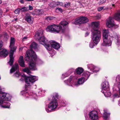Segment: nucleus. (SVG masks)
I'll use <instances>...</instances> for the list:
<instances>
[{
  "instance_id": "obj_52",
  "label": "nucleus",
  "mask_w": 120,
  "mask_h": 120,
  "mask_svg": "<svg viewBox=\"0 0 120 120\" xmlns=\"http://www.w3.org/2000/svg\"><path fill=\"white\" fill-rule=\"evenodd\" d=\"M31 45H37V44L35 42H34L32 43Z\"/></svg>"
},
{
  "instance_id": "obj_23",
  "label": "nucleus",
  "mask_w": 120,
  "mask_h": 120,
  "mask_svg": "<svg viewBox=\"0 0 120 120\" xmlns=\"http://www.w3.org/2000/svg\"><path fill=\"white\" fill-rule=\"evenodd\" d=\"M9 61L8 63L11 66H12L14 62V57H13V55H9Z\"/></svg>"
},
{
  "instance_id": "obj_43",
  "label": "nucleus",
  "mask_w": 120,
  "mask_h": 120,
  "mask_svg": "<svg viewBox=\"0 0 120 120\" xmlns=\"http://www.w3.org/2000/svg\"><path fill=\"white\" fill-rule=\"evenodd\" d=\"M117 40V41L118 43V45L120 44V37H117V38L116 39Z\"/></svg>"
},
{
  "instance_id": "obj_10",
  "label": "nucleus",
  "mask_w": 120,
  "mask_h": 120,
  "mask_svg": "<svg viewBox=\"0 0 120 120\" xmlns=\"http://www.w3.org/2000/svg\"><path fill=\"white\" fill-rule=\"evenodd\" d=\"M39 43L42 45H49L48 41L46 38L44 36H42L38 38Z\"/></svg>"
},
{
  "instance_id": "obj_31",
  "label": "nucleus",
  "mask_w": 120,
  "mask_h": 120,
  "mask_svg": "<svg viewBox=\"0 0 120 120\" xmlns=\"http://www.w3.org/2000/svg\"><path fill=\"white\" fill-rule=\"evenodd\" d=\"M75 24L79 25L82 23L80 17L76 19L75 21Z\"/></svg>"
},
{
  "instance_id": "obj_63",
  "label": "nucleus",
  "mask_w": 120,
  "mask_h": 120,
  "mask_svg": "<svg viewBox=\"0 0 120 120\" xmlns=\"http://www.w3.org/2000/svg\"><path fill=\"white\" fill-rule=\"evenodd\" d=\"M15 21H17V18L15 19Z\"/></svg>"
},
{
  "instance_id": "obj_51",
  "label": "nucleus",
  "mask_w": 120,
  "mask_h": 120,
  "mask_svg": "<svg viewBox=\"0 0 120 120\" xmlns=\"http://www.w3.org/2000/svg\"><path fill=\"white\" fill-rule=\"evenodd\" d=\"M114 96L115 97H116L117 98L118 97H119V96L117 94H114Z\"/></svg>"
},
{
  "instance_id": "obj_35",
  "label": "nucleus",
  "mask_w": 120,
  "mask_h": 120,
  "mask_svg": "<svg viewBox=\"0 0 120 120\" xmlns=\"http://www.w3.org/2000/svg\"><path fill=\"white\" fill-rule=\"evenodd\" d=\"M45 47L49 51L51 50L52 47V45H44Z\"/></svg>"
},
{
  "instance_id": "obj_17",
  "label": "nucleus",
  "mask_w": 120,
  "mask_h": 120,
  "mask_svg": "<svg viewBox=\"0 0 120 120\" xmlns=\"http://www.w3.org/2000/svg\"><path fill=\"white\" fill-rule=\"evenodd\" d=\"M109 82H105L102 84V90H108L109 89Z\"/></svg>"
},
{
  "instance_id": "obj_33",
  "label": "nucleus",
  "mask_w": 120,
  "mask_h": 120,
  "mask_svg": "<svg viewBox=\"0 0 120 120\" xmlns=\"http://www.w3.org/2000/svg\"><path fill=\"white\" fill-rule=\"evenodd\" d=\"M21 11L25 12L29 10L28 8V7H23L21 8L20 9Z\"/></svg>"
},
{
  "instance_id": "obj_61",
  "label": "nucleus",
  "mask_w": 120,
  "mask_h": 120,
  "mask_svg": "<svg viewBox=\"0 0 120 120\" xmlns=\"http://www.w3.org/2000/svg\"><path fill=\"white\" fill-rule=\"evenodd\" d=\"M23 49V48L21 47H20L19 48V50H22Z\"/></svg>"
},
{
  "instance_id": "obj_14",
  "label": "nucleus",
  "mask_w": 120,
  "mask_h": 120,
  "mask_svg": "<svg viewBox=\"0 0 120 120\" xmlns=\"http://www.w3.org/2000/svg\"><path fill=\"white\" fill-rule=\"evenodd\" d=\"M99 24V22H92V25L93 28L92 31L98 30V29Z\"/></svg>"
},
{
  "instance_id": "obj_24",
  "label": "nucleus",
  "mask_w": 120,
  "mask_h": 120,
  "mask_svg": "<svg viewBox=\"0 0 120 120\" xmlns=\"http://www.w3.org/2000/svg\"><path fill=\"white\" fill-rule=\"evenodd\" d=\"M68 23L65 21H64L61 22L60 24V27L61 29H63L64 30L65 29L64 27V26H66Z\"/></svg>"
},
{
  "instance_id": "obj_13",
  "label": "nucleus",
  "mask_w": 120,
  "mask_h": 120,
  "mask_svg": "<svg viewBox=\"0 0 120 120\" xmlns=\"http://www.w3.org/2000/svg\"><path fill=\"white\" fill-rule=\"evenodd\" d=\"M75 77L73 76L70 77L69 79H68L66 81L68 85L69 86H72V84L74 83V82L75 81Z\"/></svg>"
},
{
  "instance_id": "obj_18",
  "label": "nucleus",
  "mask_w": 120,
  "mask_h": 120,
  "mask_svg": "<svg viewBox=\"0 0 120 120\" xmlns=\"http://www.w3.org/2000/svg\"><path fill=\"white\" fill-rule=\"evenodd\" d=\"M18 62L19 65L22 67H24L25 66L23 57L22 56H20Z\"/></svg>"
},
{
  "instance_id": "obj_21",
  "label": "nucleus",
  "mask_w": 120,
  "mask_h": 120,
  "mask_svg": "<svg viewBox=\"0 0 120 120\" xmlns=\"http://www.w3.org/2000/svg\"><path fill=\"white\" fill-rule=\"evenodd\" d=\"M84 71V70L82 68L79 67L76 69L74 73L78 75H80Z\"/></svg>"
},
{
  "instance_id": "obj_29",
  "label": "nucleus",
  "mask_w": 120,
  "mask_h": 120,
  "mask_svg": "<svg viewBox=\"0 0 120 120\" xmlns=\"http://www.w3.org/2000/svg\"><path fill=\"white\" fill-rule=\"evenodd\" d=\"M48 44L50 45H59V43L54 41L50 40L48 42Z\"/></svg>"
},
{
  "instance_id": "obj_11",
  "label": "nucleus",
  "mask_w": 120,
  "mask_h": 120,
  "mask_svg": "<svg viewBox=\"0 0 120 120\" xmlns=\"http://www.w3.org/2000/svg\"><path fill=\"white\" fill-rule=\"evenodd\" d=\"M8 51L6 49H3L0 50V56L2 57L5 58L8 54Z\"/></svg>"
},
{
  "instance_id": "obj_41",
  "label": "nucleus",
  "mask_w": 120,
  "mask_h": 120,
  "mask_svg": "<svg viewBox=\"0 0 120 120\" xmlns=\"http://www.w3.org/2000/svg\"><path fill=\"white\" fill-rule=\"evenodd\" d=\"M49 6L51 7L52 8L56 6L54 2L50 3L49 4Z\"/></svg>"
},
{
  "instance_id": "obj_8",
  "label": "nucleus",
  "mask_w": 120,
  "mask_h": 120,
  "mask_svg": "<svg viewBox=\"0 0 120 120\" xmlns=\"http://www.w3.org/2000/svg\"><path fill=\"white\" fill-rule=\"evenodd\" d=\"M97 114V112L96 111H91L89 113V118L91 120H97L98 118Z\"/></svg>"
},
{
  "instance_id": "obj_12",
  "label": "nucleus",
  "mask_w": 120,
  "mask_h": 120,
  "mask_svg": "<svg viewBox=\"0 0 120 120\" xmlns=\"http://www.w3.org/2000/svg\"><path fill=\"white\" fill-rule=\"evenodd\" d=\"M25 20L28 22L32 23L33 21V19L29 13H26L25 19Z\"/></svg>"
},
{
  "instance_id": "obj_15",
  "label": "nucleus",
  "mask_w": 120,
  "mask_h": 120,
  "mask_svg": "<svg viewBox=\"0 0 120 120\" xmlns=\"http://www.w3.org/2000/svg\"><path fill=\"white\" fill-rule=\"evenodd\" d=\"M30 52H30H28L27 51L26 52V54H27V53H29L30 54H34V55H35V52L32 49L33 48L36 51H38V45H34V46H33V45H30Z\"/></svg>"
},
{
  "instance_id": "obj_36",
  "label": "nucleus",
  "mask_w": 120,
  "mask_h": 120,
  "mask_svg": "<svg viewBox=\"0 0 120 120\" xmlns=\"http://www.w3.org/2000/svg\"><path fill=\"white\" fill-rule=\"evenodd\" d=\"M15 42V39L12 38H11V39L10 42V45H13L14 44Z\"/></svg>"
},
{
  "instance_id": "obj_57",
  "label": "nucleus",
  "mask_w": 120,
  "mask_h": 120,
  "mask_svg": "<svg viewBox=\"0 0 120 120\" xmlns=\"http://www.w3.org/2000/svg\"><path fill=\"white\" fill-rule=\"evenodd\" d=\"M93 70V72H97L98 71L96 70H95L94 69Z\"/></svg>"
},
{
  "instance_id": "obj_26",
  "label": "nucleus",
  "mask_w": 120,
  "mask_h": 120,
  "mask_svg": "<svg viewBox=\"0 0 120 120\" xmlns=\"http://www.w3.org/2000/svg\"><path fill=\"white\" fill-rule=\"evenodd\" d=\"M114 18L117 21H120V11L118 12L115 15Z\"/></svg>"
},
{
  "instance_id": "obj_48",
  "label": "nucleus",
  "mask_w": 120,
  "mask_h": 120,
  "mask_svg": "<svg viewBox=\"0 0 120 120\" xmlns=\"http://www.w3.org/2000/svg\"><path fill=\"white\" fill-rule=\"evenodd\" d=\"M60 104V105H62V104L63 103V102L62 101L60 100L59 101Z\"/></svg>"
},
{
  "instance_id": "obj_44",
  "label": "nucleus",
  "mask_w": 120,
  "mask_h": 120,
  "mask_svg": "<svg viewBox=\"0 0 120 120\" xmlns=\"http://www.w3.org/2000/svg\"><path fill=\"white\" fill-rule=\"evenodd\" d=\"M70 5V3H66V4L64 5V6L65 7H68Z\"/></svg>"
},
{
  "instance_id": "obj_4",
  "label": "nucleus",
  "mask_w": 120,
  "mask_h": 120,
  "mask_svg": "<svg viewBox=\"0 0 120 120\" xmlns=\"http://www.w3.org/2000/svg\"><path fill=\"white\" fill-rule=\"evenodd\" d=\"M24 78L25 82L26 83V89L24 90V91H25L27 90L26 89L27 88V87L30 85L29 82L31 83H33L36 81L37 80L36 79V77L35 76L31 75L30 76H26L25 75H24L23 76Z\"/></svg>"
},
{
  "instance_id": "obj_20",
  "label": "nucleus",
  "mask_w": 120,
  "mask_h": 120,
  "mask_svg": "<svg viewBox=\"0 0 120 120\" xmlns=\"http://www.w3.org/2000/svg\"><path fill=\"white\" fill-rule=\"evenodd\" d=\"M14 65L15 66H12L10 70V72L11 74L14 72L19 68V65L17 63H15Z\"/></svg>"
},
{
  "instance_id": "obj_6",
  "label": "nucleus",
  "mask_w": 120,
  "mask_h": 120,
  "mask_svg": "<svg viewBox=\"0 0 120 120\" xmlns=\"http://www.w3.org/2000/svg\"><path fill=\"white\" fill-rule=\"evenodd\" d=\"M93 35L92 38L94 42L97 44L99 41L101 37L100 31L99 30L92 31Z\"/></svg>"
},
{
  "instance_id": "obj_64",
  "label": "nucleus",
  "mask_w": 120,
  "mask_h": 120,
  "mask_svg": "<svg viewBox=\"0 0 120 120\" xmlns=\"http://www.w3.org/2000/svg\"><path fill=\"white\" fill-rule=\"evenodd\" d=\"M2 1L1 0H0V4H1L2 3Z\"/></svg>"
},
{
  "instance_id": "obj_54",
  "label": "nucleus",
  "mask_w": 120,
  "mask_h": 120,
  "mask_svg": "<svg viewBox=\"0 0 120 120\" xmlns=\"http://www.w3.org/2000/svg\"><path fill=\"white\" fill-rule=\"evenodd\" d=\"M118 88L119 90V95L120 96V85L118 86Z\"/></svg>"
},
{
  "instance_id": "obj_28",
  "label": "nucleus",
  "mask_w": 120,
  "mask_h": 120,
  "mask_svg": "<svg viewBox=\"0 0 120 120\" xmlns=\"http://www.w3.org/2000/svg\"><path fill=\"white\" fill-rule=\"evenodd\" d=\"M83 77H82L78 79V83L79 85L83 84L86 81L84 80Z\"/></svg>"
},
{
  "instance_id": "obj_53",
  "label": "nucleus",
  "mask_w": 120,
  "mask_h": 120,
  "mask_svg": "<svg viewBox=\"0 0 120 120\" xmlns=\"http://www.w3.org/2000/svg\"><path fill=\"white\" fill-rule=\"evenodd\" d=\"M20 2L21 3L23 4L24 3V0H20Z\"/></svg>"
},
{
  "instance_id": "obj_60",
  "label": "nucleus",
  "mask_w": 120,
  "mask_h": 120,
  "mask_svg": "<svg viewBox=\"0 0 120 120\" xmlns=\"http://www.w3.org/2000/svg\"><path fill=\"white\" fill-rule=\"evenodd\" d=\"M2 45H0V50H1V49H3L2 48Z\"/></svg>"
},
{
  "instance_id": "obj_7",
  "label": "nucleus",
  "mask_w": 120,
  "mask_h": 120,
  "mask_svg": "<svg viewBox=\"0 0 120 120\" xmlns=\"http://www.w3.org/2000/svg\"><path fill=\"white\" fill-rule=\"evenodd\" d=\"M11 96L8 94L2 92L0 93V98L3 100L9 101H10Z\"/></svg>"
},
{
  "instance_id": "obj_3",
  "label": "nucleus",
  "mask_w": 120,
  "mask_h": 120,
  "mask_svg": "<svg viewBox=\"0 0 120 120\" xmlns=\"http://www.w3.org/2000/svg\"><path fill=\"white\" fill-rule=\"evenodd\" d=\"M47 31L55 33H59L60 31L62 33L64 31V29H61L60 26L55 24L50 25L48 26L46 29Z\"/></svg>"
},
{
  "instance_id": "obj_32",
  "label": "nucleus",
  "mask_w": 120,
  "mask_h": 120,
  "mask_svg": "<svg viewBox=\"0 0 120 120\" xmlns=\"http://www.w3.org/2000/svg\"><path fill=\"white\" fill-rule=\"evenodd\" d=\"M23 71L25 72H26L27 74H29L31 73V71L30 70V69L28 68H26L23 69Z\"/></svg>"
},
{
  "instance_id": "obj_25",
  "label": "nucleus",
  "mask_w": 120,
  "mask_h": 120,
  "mask_svg": "<svg viewBox=\"0 0 120 120\" xmlns=\"http://www.w3.org/2000/svg\"><path fill=\"white\" fill-rule=\"evenodd\" d=\"M104 113L103 118L104 119H106L108 118V116H109L110 113H108L107 110H104Z\"/></svg>"
},
{
  "instance_id": "obj_58",
  "label": "nucleus",
  "mask_w": 120,
  "mask_h": 120,
  "mask_svg": "<svg viewBox=\"0 0 120 120\" xmlns=\"http://www.w3.org/2000/svg\"><path fill=\"white\" fill-rule=\"evenodd\" d=\"M94 45H90V47L91 48H94Z\"/></svg>"
},
{
  "instance_id": "obj_5",
  "label": "nucleus",
  "mask_w": 120,
  "mask_h": 120,
  "mask_svg": "<svg viewBox=\"0 0 120 120\" xmlns=\"http://www.w3.org/2000/svg\"><path fill=\"white\" fill-rule=\"evenodd\" d=\"M109 33V31L107 30H103V43L105 45H111L112 44L111 40L108 39Z\"/></svg>"
},
{
  "instance_id": "obj_45",
  "label": "nucleus",
  "mask_w": 120,
  "mask_h": 120,
  "mask_svg": "<svg viewBox=\"0 0 120 120\" xmlns=\"http://www.w3.org/2000/svg\"><path fill=\"white\" fill-rule=\"evenodd\" d=\"M101 16L99 14L96 16V19H100Z\"/></svg>"
},
{
  "instance_id": "obj_47",
  "label": "nucleus",
  "mask_w": 120,
  "mask_h": 120,
  "mask_svg": "<svg viewBox=\"0 0 120 120\" xmlns=\"http://www.w3.org/2000/svg\"><path fill=\"white\" fill-rule=\"evenodd\" d=\"M57 10L59 11H60L61 12L62 11V9H61L60 8H58L56 9V11H57Z\"/></svg>"
},
{
  "instance_id": "obj_34",
  "label": "nucleus",
  "mask_w": 120,
  "mask_h": 120,
  "mask_svg": "<svg viewBox=\"0 0 120 120\" xmlns=\"http://www.w3.org/2000/svg\"><path fill=\"white\" fill-rule=\"evenodd\" d=\"M20 75V74L19 73V71H17L14 73L13 75L14 76L17 78H18Z\"/></svg>"
},
{
  "instance_id": "obj_2",
  "label": "nucleus",
  "mask_w": 120,
  "mask_h": 120,
  "mask_svg": "<svg viewBox=\"0 0 120 120\" xmlns=\"http://www.w3.org/2000/svg\"><path fill=\"white\" fill-rule=\"evenodd\" d=\"M59 95L57 93H55L53 95L52 101L48 105V108L46 110L47 112H51L54 111V110L57 107L58 104L57 100L59 98Z\"/></svg>"
},
{
  "instance_id": "obj_39",
  "label": "nucleus",
  "mask_w": 120,
  "mask_h": 120,
  "mask_svg": "<svg viewBox=\"0 0 120 120\" xmlns=\"http://www.w3.org/2000/svg\"><path fill=\"white\" fill-rule=\"evenodd\" d=\"M55 17H50V16H49L47 17L46 18V19L47 20H51L52 19H53L54 18H55Z\"/></svg>"
},
{
  "instance_id": "obj_50",
  "label": "nucleus",
  "mask_w": 120,
  "mask_h": 120,
  "mask_svg": "<svg viewBox=\"0 0 120 120\" xmlns=\"http://www.w3.org/2000/svg\"><path fill=\"white\" fill-rule=\"evenodd\" d=\"M106 90H102L101 91V92H102V93H103V94H104L105 93V92H106Z\"/></svg>"
},
{
  "instance_id": "obj_59",
  "label": "nucleus",
  "mask_w": 120,
  "mask_h": 120,
  "mask_svg": "<svg viewBox=\"0 0 120 120\" xmlns=\"http://www.w3.org/2000/svg\"><path fill=\"white\" fill-rule=\"evenodd\" d=\"M2 89L1 88V87L0 86V92H2Z\"/></svg>"
},
{
  "instance_id": "obj_38",
  "label": "nucleus",
  "mask_w": 120,
  "mask_h": 120,
  "mask_svg": "<svg viewBox=\"0 0 120 120\" xmlns=\"http://www.w3.org/2000/svg\"><path fill=\"white\" fill-rule=\"evenodd\" d=\"M20 9H17L15 10V12L16 14H18L20 13Z\"/></svg>"
},
{
  "instance_id": "obj_46",
  "label": "nucleus",
  "mask_w": 120,
  "mask_h": 120,
  "mask_svg": "<svg viewBox=\"0 0 120 120\" xmlns=\"http://www.w3.org/2000/svg\"><path fill=\"white\" fill-rule=\"evenodd\" d=\"M27 37H25L24 38H23L22 39V41H25L27 39Z\"/></svg>"
},
{
  "instance_id": "obj_40",
  "label": "nucleus",
  "mask_w": 120,
  "mask_h": 120,
  "mask_svg": "<svg viewBox=\"0 0 120 120\" xmlns=\"http://www.w3.org/2000/svg\"><path fill=\"white\" fill-rule=\"evenodd\" d=\"M52 47L54 49L58 50L60 47V45H52Z\"/></svg>"
},
{
  "instance_id": "obj_9",
  "label": "nucleus",
  "mask_w": 120,
  "mask_h": 120,
  "mask_svg": "<svg viewBox=\"0 0 120 120\" xmlns=\"http://www.w3.org/2000/svg\"><path fill=\"white\" fill-rule=\"evenodd\" d=\"M106 26L109 28L115 26L114 22L112 17H109L106 19Z\"/></svg>"
},
{
  "instance_id": "obj_49",
  "label": "nucleus",
  "mask_w": 120,
  "mask_h": 120,
  "mask_svg": "<svg viewBox=\"0 0 120 120\" xmlns=\"http://www.w3.org/2000/svg\"><path fill=\"white\" fill-rule=\"evenodd\" d=\"M29 10H31L33 9V7L32 6H30V5H29Z\"/></svg>"
},
{
  "instance_id": "obj_56",
  "label": "nucleus",
  "mask_w": 120,
  "mask_h": 120,
  "mask_svg": "<svg viewBox=\"0 0 120 120\" xmlns=\"http://www.w3.org/2000/svg\"><path fill=\"white\" fill-rule=\"evenodd\" d=\"M2 10L0 8V15H1L2 13Z\"/></svg>"
},
{
  "instance_id": "obj_1",
  "label": "nucleus",
  "mask_w": 120,
  "mask_h": 120,
  "mask_svg": "<svg viewBox=\"0 0 120 120\" xmlns=\"http://www.w3.org/2000/svg\"><path fill=\"white\" fill-rule=\"evenodd\" d=\"M37 58L36 55L33 54H30L29 53H27L25 56V59L26 61H29V67L31 71L37 70L35 63Z\"/></svg>"
},
{
  "instance_id": "obj_55",
  "label": "nucleus",
  "mask_w": 120,
  "mask_h": 120,
  "mask_svg": "<svg viewBox=\"0 0 120 120\" xmlns=\"http://www.w3.org/2000/svg\"><path fill=\"white\" fill-rule=\"evenodd\" d=\"M3 42L1 41H0V45H2Z\"/></svg>"
},
{
  "instance_id": "obj_16",
  "label": "nucleus",
  "mask_w": 120,
  "mask_h": 120,
  "mask_svg": "<svg viewBox=\"0 0 120 120\" xmlns=\"http://www.w3.org/2000/svg\"><path fill=\"white\" fill-rule=\"evenodd\" d=\"M9 47L10 48L9 55H13L14 52L16 49V46L15 45H9Z\"/></svg>"
},
{
  "instance_id": "obj_42",
  "label": "nucleus",
  "mask_w": 120,
  "mask_h": 120,
  "mask_svg": "<svg viewBox=\"0 0 120 120\" xmlns=\"http://www.w3.org/2000/svg\"><path fill=\"white\" fill-rule=\"evenodd\" d=\"M107 95V96H110L111 95V93L109 91H106V92H105V93L104 94V95L105 96L106 95Z\"/></svg>"
},
{
  "instance_id": "obj_22",
  "label": "nucleus",
  "mask_w": 120,
  "mask_h": 120,
  "mask_svg": "<svg viewBox=\"0 0 120 120\" xmlns=\"http://www.w3.org/2000/svg\"><path fill=\"white\" fill-rule=\"evenodd\" d=\"M90 75V72L88 71H86L84 72L82 74V77H83L84 80L86 81L88 79Z\"/></svg>"
},
{
  "instance_id": "obj_37",
  "label": "nucleus",
  "mask_w": 120,
  "mask_h": 120,
  "mask_svg": "<svg viewBox=\"0 0 120 120\" xmlns=\"http://www.w3.org/2000/svg\"><path fill=\"white\" fill-rule=\"evenodd\" d=\"M108 9V8H104V7H98V11H100L103 9L105 10H106L107 9Z\"/></svg>"
},
{
  "instance_id": "obj_27",
  "label": "nucleus",
  "mask_w": 120,
  "mask_h": 120,
  "mask_svg": "<svg viewBox=\"0 0 120 120\" xmlns=\"http://www.w3.org/2000/svg\"><path fill=\"white\" fill-rule=\"evenodd\" d=\"M80 18L82 23H86L88 21V19L85 17H81Z\"/></svg>"
},
{
  "instance_id": "obj_19",
  "label": "nucleus",
  "mask_w": 120,
  "mask_h": 120,
  "mask_svg": "<svg viewBox=\"0 0 120 120\" xmlns=\"http://www.w3.org/2000/svg\"><path fill=\"white\" fill-rule=\"evenodd\" d=\"M4 103V101L0 99V105L1 106L4 108H9L10 107V104L9 102H6V104L2 105V104Z\"/></svg>"
},
{
  "instance_id": "obj_62",
  "label": "nucleus",
  "mask_w": 120,
  "mask_h": 120,
  "mask_svg": "<svg viewBox=\"0 0 120 120\" xmlns=\"http://www.w3.org/2000/svg\"><path fill=\"white\" fill-rule=\"evenodd\" d=\"M89 33L88 32H87L86 33V36L88 35L89 34Z\"/></svg>"
},
{
  "instance_id": "obj_30",
  "label": "nucleus",
  "mask_w": 120,
  "mask_h": 120,
  "mask_svg": "<svg viewBox=\"0 0 120 120\" xmlns=\"http://www.w3.org/2000/svg\"><path fill=\"white\" fill-rule=\"evenodd\" d=\"M43 31H41L38 32V33L35 35V36L37 38V39L41 37L42 35Z\"/></svg>"
}]
</instances>
